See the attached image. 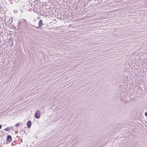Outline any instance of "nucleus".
Segmentation results:
<instances>
[{"mask_svg":"<svg viewBox=\"0 0 147 147\" xmlns=\"http://www.w3.org/2000/svg\"><path fill=\"white\" fill-rule=\"evenodd\" d=\"M40 114L41 112L40 111L38 110L37 111L35 114V117L37 119H39L40 117Z\"/></svg>","mask_w":147,"mask_h":147,"instance_id":"nucleus-1","label":"nucleus"},{"mask_svg":"<svg viewBox=\"0 0 147 147\" xmlns=\"http://www.w3.org/2000/svg\"><path fill=\"white\" fill-rule=\"evenodd\" d=\"M27 126L28 128H29L31 127V122L30 121H28L27 122Z\"/></svg>","mask_w":147,"mask_h":147,"instance_id":"nucleus-2","label":"nucleus"},{"mask_svg":"<svg viewBox=\"0 0 147 147\" xmlns=\"http://www.w3.org/2000/svg\"><path fill=\"white\" fill-rule=\"evenodd\" d=\"M6 140L9 142H10L11 140V136L10 135L7 136Z\"/></svg>","mask_w":147,"mask_h":147,"instance_id":"nucleus-3","label":"nucleus"},{"mask_svg":"<svg viewBox=\"0 0 147 147\" xmlns=\"http://www.w3.org/2000/svg\"><path fill=\"white\" fill-rule=\"evenodd\" d=\"M43 25L42 20H40L38 22V25L40 26H42Z\"/></svg>","mask_w":147,"mask_h":147,"instance_id":"nucleus-4","label":"nucleus"},{"mask_svg":"<svg viewBox=\"0 0 147 147\" xmlns=\"http://www.w3.org/2000/svg\"><path fill=\"white\" fill-rule=\"evenodd\" d=\"M12 127H9L5 128L4 129V130L7 131H9L10 129H12Z\"/></svg>","mask_w":147,"mask_h":147,"instance_id":"nucleus-5","label":"nucleus"},{"mask_svg":"<svg viewBox=\"0 0 147 147\" xmlns=\"http://www.w3.org/2000/svg\"><path fill=\"white\" fill-rule=\"evenodd\" d=\"M19 123H18L15 124V126L16 127H18L19 126Z\"/></svg>","mask_w":147,"mask_h":147,"instance_id":"nucleus-6","label":"nucleus"},{"mask_svg":"<svg viewBox=\"0 0 147 147\" xmlns=\"http://www.w3.org/2000/svg\"><path fill=\"white\" fill-rule=\"evenodd\" d=\"M16 2H18L19 1H21V0H14Z\"/></svg>","mask_w":147,"mask_h":147,"instance_id":"nucleus-7","label":"nucleus"},{"mask_svg":"<svg viewBox=\"0 0 147 147\" xmlns=\"http://www.w3.org/2000/svg\"><path fill=\"white\" fill-rule=\"evenodd\" d=\"M145 115L146 116H147V112H146L145 113Z\"/></svg>","mask_w":147,"mask_h":147,"instance_id":"nucleus-8","label":"nucleus"},{"mask_svg":"<svg viewBox=\"0 0 147 147\" xmlns=\"http://www.w3.org/2000/svg\"><path fill=\"white\" fill-rule=\"evenodd\" d=\"M23 20V22H26V19H24Z\"/></svg>","mask_w":147,"mask_h":147,"instance_id":"nucleus-9","label":"nucleus"},{"mask_svg":"<svg viewBox=\"0 0 147 147\" xmlns=\"http://www.w3.org/2000/svg\"><path fill=\"white\" fill-rule=\"evenodd\" d=\"M15 133L16 134H17V133H18V131L16 130L15 131Z\"/></svg>","mask_w":147,"mask_h":147,"instance_id":"nucleus-10","label":"nucleus"},{"mask_svg":"<svg viewBox=\"0 0 147 147\" xmlns=\"http://www.w3.org/2000/svg\"><path fill=\"white\" fill-rule=\"evenodd\" d=\"M2 127V125H0V129Z\"/></svg>","mask_w":147,"mask_h":147,"instance_id":"nucleus-11","label":"nucleus"},{"mask_svg":"<svg viewBox=\"0 0 147 147\" xmlns=\"http://www.w3.org/2000/svg\"><path fill=\"white\" fill-rule=\"evenodd\" d=\"M26 26H28V22H26Z\"/></svg>","mask_w":147,"mask_h":147,"instance_id":"nucleus-12","label":"nucleus"},{"mask_svg":"<svg viewBox=\"0 0 147 147\" xmlns=\"http://www.w3.org/2000/svg\"><path fill=\"white\" fill-rule=\"evenodd\" d=\"M18 24H20V22H19H19H18Z\"/></svg>","mask_w":147,"mask_h":147,"instance_id":"nucleus-13","label":"nucleus"}]
</instances>
